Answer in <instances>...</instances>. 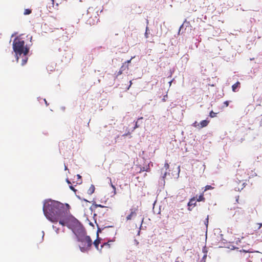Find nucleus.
I'll return each instance as SVG.
<instances>
[{
  "label": "nucleus",
  "mask_w": 262,
  "mask_h": 262,
  "mask_svg": "<svg viewBox=\"0 0 262 262\" xmlns=\"http://www.w3.org/2000/svg\"><path fill=\"white\" fill-rule=\"evenodd\" d=\"M51 1L52 2V4L54 5V0H51Z\"/></svg>",
  "instance_id": "33"
},
{
  "label": "nucleus",
  "mask_w": 262,
  "mask_h": 262,
  "mask_svg": "<svg viewBox=\"0 0 262 262\" xmlns=\"http://www.w3.org/2000/svg\"><path fill=\"white\" fill-rule=\"evenodd\" d=\"M95 190V188L94 185H91L89 189L88 190V193L89 194H93Z\"/></svg>",
  "instance_id": "9"
},
{
  "label": "nucleus",
  "mask_w": 262,
  "mask_h": 262,
  "mask_svg": "<svg viewBox=\"0 0 262 262\" xmlns=\"http://www.w3.org/2000/svg\"><path fill=\"white\" fill-rule=\"evenodd\" d=\"M129 83H130V84H129V86L127 88V90H128V89H129V88H130V86H131V85L132 84V81H131V80L129 81Z\"/></svg>",
  "instance_id": "29"
},
{
  "label": "nucleus",
  "mask_w": 262,
  "mask_h": 262,
  "mask_svg": "<svg viewBox=\"0 0 262 262\" xmlns=\"http://www.w3.org/2000/svg\"><path fill=\"white\" fill-rule=\"evenodd\" d=\"M164 167L166 168V169H168L169 167V165L168 163H165Z\"/></svg>",
  "instance_id": "21"
},
{
  "label": "nucleus",
  "mask_w": 262,
  "mask_h": 262,
  "mask_svg": "<svg viewBox=\"0 0 262 262\" xmlns=\"http://www.w3.org/2000/svg\"><path fill=\"white\" fill-rule=\"evenodd\" d=\"M95 206L96 207H101V208H103V207H104V206H102V205H98V204H95Z\"/></svg>",
  "instance_id": "24"
},
{
  "label": "nucleus",
  "mask_w": 262,
  "mask_h": 262,
  "mask_svg": "<svg viewBox=\"0 0 262 262\" xmlns=\"http://www.w3.org/2000/svg\"><path fill=\"white\" fill-rule=\"evenodd\" d=\"M167 97V95L165 96L164 97V98L163 99V100L164 101H166V99H165V97Z\"/></svg>",
  "instance_id": "32"
},
{
  "label": "nucleus",
  "mask_w": 262,
  "mask_h": 262,
  "mask_svg": "<svg viewBox=\"0 0 262 262\" xmlns=\"http://www.w3.org/2000/svg\"><path fill=\"white\" fill-rule=\"evenodd\" d=\"M142 119H143V117H141L139 118L138 119V120Z\"/></svg>",
  "instance_id": "35"
},
{
  "label": "nucleus",
  "mask_w": 262,
  "mask_h": 262,
  "mask_svg": "<svg viewBox=\"0 0 262 262\" xmlns=\"http://www.w3.org/2000/svg\"><path fill=\"white\" fill-rule=\"evenodd\" d=\"M209 122V121L206 120L202 121L200 123V128L207 126Z\"/></svg>",
  "instance_id": "8"
},
{
  "label": "nucleus",
  "mask_w": 262,
  "mask_h": 262,
  "mask_svg": "<svg viewBox=\"0 0 262 262\" xmlns=\"http://www.w3.org/2000/svg\"><path fill=\"white\" fill-rule=\"evenodd\" d=\"M214 188L213 187L210 186V185H206L205 187H204V191H203V192H204L205 191L208 190H211V189H213Z\"/></svg>",
  "instance_id": "15"
},
{
  "label": "nucleus",
  "mask_w": 262,
  "mask_h": 262,
  "mask_svg": "<svg viewBox=\"0 0 262 262\" xmlns=\"http://www.w3.org/2000/svg\"><path fill=\"white\" fill-rule=\"evenodd\" d=\"M134 57H132L129 60H128L127 61H125V62H124V63H126V64H127L128 65V63H129L130 62H131V60Z\"/></svg>",
  "instance_id": "22"
},
{
  "label": "nucleus",
  "mask_w": 262,
  "mask_h": 262,
  "mask_svg": "<svg viewBox=\"0 0 262 262\" xmlns=\"http://www.w3.org/2000/svg\"><path fill=\"white\" fill-rule=\"evenodd\" d=\"M150 170L149 163L146 165L145 166L142 167L141 168L139 172H143V171H147L149 172Z\"/></svg>",
  "instance_id": "7"
},
{
  "label": "nucleus",
  "mask_w": 262,
  "mask_h": 262,
  "mask_svg": "<svg viewBox=\"0 0 262 262\" xmlns=\"http://www.w3.org/2000/svg\"><path fill=\"white\" fill-rule=\"evenodd\" d=\"M196 200L198 202L203 201L204 202L205 200V198L204 197V192L200 194L198 198H196Z\"/></svg>",
  "instance_id": "12"
},
{
  "label": "nucleus",
  "mask_w": 262,
  "mask_h": 262,
  "mask_svg": "<svg viewBox=\"0 0 262 262\" xmlns=\"http://www.w3.org/2000/svg\"><path fill=\"white\" fill-rule=\"evenodd\" d=\"M24 40L20 37L17 36L15 38L13 42V49L16 55V60L18 61V55L20 56L23 54L27 55L29 51V48L27 45H25Z\"/></svg>",
  "instance_id": "2"
},
{
  "label": "nucleus",
  "mask_w": 262,
  "mask_h": 262,
  "mask_svg": "<svg viewBox=\"0 0 262 262\" xmlns=\"http://www.w3.org/2000/svg\"><path fill=\"white\" fill-rule=\"evenodd\" d=\"M139 125L138 124V121H137L136 122V124H135V127H134V129L137 128H138L139 127Z\"/></svg>",
  "instance_id": "25"
},
{
  "label": "nucleus",
  "mask_w": 262,
  "mask_h": 262,
  "mask_svg": "<svg viewBox=\"0 0 262 262\" xmlns=\"http://www.w3.org/2000/svg\"><path fill=\"white\" fill-rule=\"evenodd\" d=\"M208 216H207V217L206 219V222L205 223V224L206 225V226L207 227L208 226Z\"/></svg>",
  "instance_id": "28"
},
{
  "label": "nucleus",
  "mask_w": 262,
  "mask_h": 262,
  "mask_svg": "<svg viewBox=\"0 0 262 262\" xmlns=\"http://www.w3.org/2000/svg\"><path fill=\"white\" fill-rule=\"evenodd\" d=\"M176 262H179V261H176Z\"/></svg>",
  "instance_id": "38"
},
{
  "label": "nucleus",
  "mask_w": 262,
  "mask_h": 262,
  "mask_svg": "<svg viewBox=\"0 0 262 262\" xmlns=\"http://www.w3.org/2000/svg\"><path fill=\"white\" fill-rule=\"evenodd\" d=\"M58 229H57V230H56V233H58Z\"/></svg>",
  "instance_id": "37"
},
{
  "label": "nucleus",
  "mask_w": 262,
  "mask_h": 262,
  "mask_svg": "<svg viewBox=\"0 0 262 262\" xmlns=\"http://www.w3.org/2000/svg\"><path fill=\"white\" fill-rule=\"evenodd\" d=\"M216 116V113H214L212 111H211L210 113H209V116L211 117V118H214V117H215Z\"/></svg>",
  "instance_id": "17"
},
{
  "label": "nucleus",
  "mask_w": 262,
  "mask_h": 262,
  "mask_svg": "<svg viewBox=\"0 0 262 262\" xmlns=\"http://www.w3.org/2000/svg\"><path fill=\"white\" fill-rule=\"evenodd\" d=\"M70 188L72 190L74 191V192H75V191H76V190L74 189V187H73V186H72V185H70Z\"/></svg>",
  "instance_id": "26"
},
{
  "label": "nucleus",
  "mask_w": 262,
  "mask_h": 262,
  "mask_svg": "<svg viewBox=\"0 0 262 262\" xmlns=\"http://www.w3.org/2000/svg\"><path fill=\"white\" fill-rule=\"evenodd\" d=\"M229 102L228 101H226L224 102V104L226 107H227L229 105Z\"/></svg>",
  "instance_id": "23"
},
{
  "label": "nucleus",
  "mask_w": 262,
  "mask_h": 262,
  "mask_svg": "<svg viewBox=\"0 0 262 262\" xmlns=\"http://www.w3.org/2000/svg\"><path fill=\"white\" fill-rule=\"evenodd\" d=\"M111 186L114 190L113 194L115 195L116 194V187L111 182Z\"/></svg>",
  "instance_id": "19"
},
{
  "label": "nucleus",
  "mask_w": 262,
  "mask_h": 262,
  "mask_svg": "<svg viewBox=\"0 0 262 262\" xmlns=\"http://www.w3.org/2000/svg\"><path fill=\"white\" fill-rule=\"evenodd\" d=\"M260 126H262V120H261V121H260Z\"/></svg>",
  "instance_id": "34"
},
{
  "label": "nucleus",
  "mask_w": 262,
  "mask_h": 262,
  "mask_svg": "<svg viewBox=\"0 0 262 262\" xmlns=\"http://www.w3.org/2000/svg\"><path fill=\"white\" fill-rule=\"evenodd\" d=\"M122 73L123 71H121V70L120 69L119 71L116 74V77H118V76L120 75L121 74H122Z\"/></svg>",
  "instance_id": "20"
},
{
  "label": "nucleus",
  "mask_w": 262,
  "mask_h": 262,
  "mask_svg": "<svg viewBox=\"0 0 262 262\" xmlns=\"http://www.w3.org/2000/svg\"><path fill=\"white\" fill-rule=\"evenodd\" d=\"M66 181L68 184H71L70 181L68 179H67Z\"/></svg>",
  "instance_id": "31"
},
{
  "label": "nucleus",
  "mask_w": 262,
  "mask_h": 262,
  "mask_svg": "<svg viewBox=\"0 0 262 262\" xmlns=\"http://www.w3.org/2000/svg\"><path fill=\"white\" fill-rule=\"evenodd\" d=\"M240 85V82L237 81V82H236L235 84H234L232 86V91L233 92H236L237 91V88L239 86V85Z\"/></svg>",
  "instance_id": "10"
},
{
  "label": "nucleus",
  "mask_w": 262,
  "mask_h": 262,
  "mask_svg": "<svg viewBox=\"0 0 262 262\" xmlns=\"http://www.w3.org/2000/svg\"><path fill=\"white\" fill-rule=\"evenodd\" d=\"M100 243V241L99 239H97L94 242V245L97 249H98V246Z\"/></svg>",
  "instance_id": "13"
},
{
  "label": "nucleus",
  "mask_w": 262,
  "mask_h": 262,
  "mask_svg": "<svg viewBox=\"0 0 262 262\" xmlns=\"http://www.w3.org/2000/svg\"><path fill=\"white\" fill-rule=\"evenodd\" d=\"M192 126L194 127H197L200 128V123H199L197 121H195L193 124Z\"/></svg>",
  "instance_id": "18"
},
{
  "label": "nucleus",
  "mask_w": 262,
  "mask_h": 262,
  "mask_svg": "<svg viewBox=\"0 0 262 262\" xmlns=\"http://www.w3.org/2000/svg\"><path fill=\"white\" fill-rule=\"evenodd\" d=\"M27 60L28 57H27V55H24V58L22 60L21 65H25L27 63Z\"/></svg>",
  "instance_id": "14"
},
{
  "label": "nucleus",
  "mask_w": 262,
  "mask_h": 262,
  "mask_svg": "<svg viewBox=\"0 0 262 262\" xmlns=\"http://www.w3.org/2000/svg\"><path fill=\"white\" fill-rule=\"evenodd\" d=\"M77 177L78 178V179H81V177L79 174H77Z\"/></svg>",
  "instance_id": "30"
},
{
  "label": "nucleus",
  "mask_w": 262,
  "mask_h": 262,
  "mask_svg": "<svg viewBox=\"0 0 262 262\" xmlns=\"http://www.w3.org/2000/svg\"><path fill=\"white\" fill-rule=\"evenodd\" d=\"M257 225L258 226V229H259L262 227V223H258Z\"/></svg>",
  "instance_id": "27"
},
{
  "label": "nucleus",
  "mask_w": 262,
  "mask_h": 262,
  "mask_svg": "<svg viewBox=\"0 0 262 262\" xmlns=\"http://www.w3.org/2000/svg\"><path fill=\"white\" fill-rule=\"evenodd\" d=\"M96 18L97 17L96 16L94 17H90L88 19L86 23L90 26L94 25L97 23Z\"/></svg>",
  "instance_id": "5"
},
{
  "label": "nucleus",
  "mask_w": 262,
  "mask_h": 262,
  "mask_svg": "<svg viewBox=\"0 0 262 262\" xmlns=\"http://www.w3.org/2000/svg\"><path fill=\"white\" fill-rule=\"evenodd\" d=\"M32 12V10L29 9H26L24 11V15H29Z\"/></svg>",
  "instance_id": "16"
},
{
  "label": "nucleus",
  "mask_w": 262,
  "mask_h": 262,
  "mask_svg": "<svg viewBox=\"0 0 262 262\" xmlns=\"http://www.w3.org/2000/svg\"><path fill=\"white\" fill-rule=\"evenodd\" d=\"M120 69L123 72L125 71V70L128 71L129 70L128 65L127 64L123 63L122 64V66L121 67Z\"/></svg>",
  "instance_id": "11"
},
{
  "label": "nucleus",
  "mask_w": 262,
  "mask_h": 262,
  "mask_svg": "<svg viewBox=\"0 0 262 262\" xmlns=\"http://www.w3.org/2000/svg\"><path fill=\"white\" fill-rule=\"evenodd\" d=\"M64 169H65V170L68 169V168H67V167L66 166H65V168Z\"/></svg>",
  "instance_id": "36"
},
{
  "label": "nucleus",
  "mask_w": 262,
  "mask_h": 262,
  "mask_svg": "<svg viewBox=\"0 0 262 262\" xmlns=\"http://www.w3.org/2000/svg\"><path fill=\"white\" fill-rule=\"evenodd\" d=\"M43 211L46 217L53 223L59 222L63 226L71 229L75 235L82 234L84 229L80 222L70 215L65 206L59 202L49 200L43 205Z\"/></svg>",
  "instance_id": "1"
},
{
  "label": "nucleus",
  "mask_w": 262,
  "mask_h": 262,
  "mask_svg": "<svg viewBox=\"0 0 262 262\" xmlns=\"http://www.w3.org/2000/svg\"><path fill=\"white\" fill-rule=\"evenodd\" d=\"M196 205L195 198L194 197L191 198L189 202L188 203V206H189L188 210L191 211V209L190 208V207L191 206H195Z\"/></svg>",
  "instance_id": "6"
},
{
  "label": "nucleus",
  "mask_w": 262,
  "mask_h": 262,
  "mask_svg": "<svg viewBox=\"0 0 262 262\" xmlns=\"http://www.w3.org/2000/svg\"><path fill=\"white\" fill-rule=\"evenodd\" d=\"M138 208V207H133L130 209V213L126 216V219L127 221L131 220L135 217L137 214Z\"/></svg>",
  "instance_id": "4"
},
{
  "label": "nucleus",
  "mask_w": 262,
  "mask_h": 262,
  "mask_svg": "<svg viewBox=\"0 0 262 262\" xmlns=\"http://www.w3.org/2000/svg\"><path fill=\"white\" fill-rule=\"evenodd\" d=\"M76 236L77 237L78 241L80 243L79 247L82 252H85L92 246V241L89 236L85 235L84 230L82 234H77Z\"/></svg>",
  "instance_id": "3"
}]
</instances>
